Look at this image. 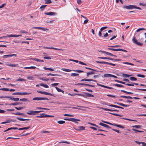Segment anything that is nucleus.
Listing matches in <instances>:
<instances>
[{
  "mask_svg": "<svg viewBox=\"0 0 146 146\" xmlns=\"http://www.w3.org/2000/svg\"><path fill=\"white\" fill-rule=\"evenodd\" d=\"M44 48H46V49H54V50H58L63 51L64 50V49H60L58 48H55L52 47H44Z\"/></svg>",
  "mask_w": 146,
  "mask_h": 146,
  "instance_id": "nucleus-9",
  "label": "nucleus"
},
{
  "mask_svg": "<svg viewBox=\"0 0 146 146\" xmlns=\"http://www.w3.org/2000/svg\"><path fill=\"white\" fill-rule=\"evenodd\" d=\"M85 68L86 69H88V70H92L94 71H96V70H95L93 69H92V68H90L85 67Z\"/></svg>",
  "mask_w": 146,
  "mask_h": 146,
  "instance_id": "nucleus-59",
  "label": "nucleus"
},
{
  "mask_svg": "<svg viewBox=\"0 0 146 146\" xmlns=\"http://www.w3.org/2000/svg\"><path fill=\"white\" fill-rule=\"evenodd\" d=\"M77 2L78 5H80L82 3L81 0H77Z\"/></svg>",
  "mask_w": 146,
  "mask_h": 146,
  "instance_id": "nucleus-64",
  "label": "nucleus"
},
{
  "mask_svg": "<svg viewBox=\"0 0 146 146\" xmlns=\"http://www.w3.org/2000/svg\"><path fill=\"white\" fill-rule=\"evenodd\" d=\"M15 108L17 110H21L23 108V107H20L19 108L15 107Z\"/></svg>",
  "mask_w": 146,
  "mask_h": 146,
  "instance_id": "nucleus-63",
  "label": "nucleus"
},
{
  "mask_svg": "<svg viewBox=\"0 0 146 146\" xmlns=\"http://www.w3.org/2000/svg\"><path fill=\"white\" fill-rule=\"evenodd\" d=\"M123 8H125L127 9H136L140 10H141L142 9L139 7H137L136 5H129L128 6H124L123 7Z\"/></svg>",
  "mask_w": 146,
  "mask_h": 146,
  "instance_id": "nucleus-1",
  "label": "nucleus"
},
{
  "mask_svg": "<svg viewBox=\"0 0 146 146\" xmlns=\"http://www.w3.org/2000/svg\"><path fill=\"white\" fill-rule=\"evenodd\" d=\"M31 93H27V92H17L14 93L13 94V95H29V94H31Z\"/></svg>",
  "mask_w": 146,
  "mask_h": 146,
  "instance_id": "nucleus-5",
  "label": "nucleus"
},
{
  "mask_svg": "<svg viewBox=\"0 0 146 146\" xmlns=\"http://www.w3.org/2000/svg\"><path fill=\"white\" fill-rule=\"evenodd\" d=\"M102 121L104 123H107V124H109V125H114L113 124H115V123L112 124V123H109V122H107V121H103L102 120Z\"/></svg>",
  "mask_w": 146,
  "mask_h": 146,
  "instance_id": "nucleus-39",
  "label": "nucleus"
},
{
  "mask_svg": "<svg viewBox=\"0 0 146 146\" xmlns=\"http://www.w3.org/2000/svg\"><path fill=\"white\" fill-rule=\"evenodd\" d=\"M40 85L41 86H43L45 88H48L49 87L48 86L47 84L41 83Z\"/></svg>",
  "mask_w": 146,
  "mask_h": 146,
  "instance_id": "nucleus-23",
  "label": "nucleus"
},
{
  "mask_svg": "<svg viewBox=\"0 0 146 146\" xmlns=\"http://www.w3.org/2000/svg\"><path fill=\"white\" fill-rule=\"evenodd\" d=\"M108 106H111V107H115V108H121V107H120V106H117V105H113V104L109 105H108Z\"/></svg>",
  "mask_w": 146,
  "mask_h": 146,
  "instance_id": "nucleus-21",
  "label": "nucleus"
},
{
  "mask_svg": "<svg viewBox=\"0 0 146 146\" xmlns=\"http://www.w3.org/2000/svg\"><path fill=\"white\" fill-rule=\"evenodd\" d=\"M107 27H102L101 28L100 30H101V31H102L103 30H104V29H107Z\"/></svg>",
  "mask_w": 146,
  "mask_h": 146,
  "instance_id": "nucleus-61",
  "label": "nucleus"
},
{
  "mask_svg": "<svg viewBox=\"0 0 146 146\" xmlns=\"http://www.w3.org/2000/svg\"><path fill=\"white\" fill-rule=\"evenodd\" d=\"M111 74H105L104 75V76L105 77H111Z\"/></svg>",
  "mask_w": 146,
  "mask_h": 146,
  "instance_id": "nucleus-34",
  "label": "nucleus"
},
{
  "mask_svg": "<svg viewBox=\"0 0 146 146\" xmlns=\"http://www.w3.org/2000/svg\"><path fill=\"white\" fill-rule=\"evenodd\" d=\"M17 119H18V120H20V121H25V120L28 121V120H29V119H23V118H19L18 117H17Z\"/></svg>",
  "mask_w": 146,
  "mask_h": 146,
  "instance_id": "nucleus-27",
  "label": "nucleus"
},
{
  "mask_svg": "<svg viewBox=\"0 0 146 146\" xmlns=\"http://www.w3.org/2000/svg\"><path fill=\"white\" fill-rule=\"evenodd\" d=\"M0 90H1L3 91H8L9 90V88H2L0 89Z\"/></svg>",
  "mask_w": 146,
  "mask_h": 146,
  "instance_id": "nucleus-52",
  "label": "nucleus"
},
{
  "mask_svg": "<svg viewBox=\"0 0 146 146\" xmlns=\"http://www.w3.org/2000/svg\"><path fill=\"white\" fill-rule=\"evenodd\" d=\"M76 85H81L83 86H87V84L84 83H78L77 84H76Z\"/></svg>",
  "mask_w": 146,
  "mask_h": 146,
  "instance_id": "nucleus-54",
  "label": "nucleus"
},
{
  "mask_svg": "<svg viewBox=\"0 0 146 146\" xmlns=\"http://www.w3.org/2000/svg\"><path fill=\"white\" fill-rule=\"evenodd\" d=\"M64 119L65 120H68V121H73V119H72V118H64Z\"/></svg>",
  "mask_w": 146,
  "mask_h": 146,
  "instance_id": "nucleus-48",
  "label": "nucleus"
},
{
  "mask_svg": "<svg viewBox=\"0 0 146 146\" xmlns=\"http://www.w3.org/2000/svg\"><path fill=\"white\" fill-rule=\"evenodd\" d=\"M98 58L103 59H108L110 60H114L115 61H121V60L120 59H115L113 58H110V57H99Z\"/></svg>",
  "mask_w": 146,
  "mask_h": 146,
  "instance_id": "nucleus-3",
  "label": "nucleus"
},
{
  "mask_svg": "<svg viewBox=\"0 0 146 146\" xmlns=\"http://www.w3.org/2000/svg\"><path fill=\"white\" fill-rule=\"evenodd\" d=\"M115 81L117 82L118 83H120L122 84H125L126 85H127V86H134L133 85V84H129V83L125 84V82H123L121 81H119L118 80H115Z\"/></svg>",
  "mask_w": 146,
  "mask_h": 146,
  "instance_id": "nucleus-8",
  "label": "nucleus"
},
{
  "mask_svg": "<svg viewBox=\"0 0 146 146\" xmlns=\"http://www.w3.org/2000/svg\"><path fill=\"white\" fill-rule=\"evenodd\" d=\"M95 74V72L94 71H91L88 72L86 74L87 77H88L90 75L93 74Z\"/></svg>",
  "mask_w": 146,
  "mask_h": 146,
  "instance_id": "nucleus-15",
  "label": "nucleus"
},
{
  "mask_svg": "<svg viewBox=\"0 0 146 146\" xmlns=\"http://www.w3.org/2000/svg\"><path fill=\"white\" fill-rule=\"evenodd\" d=\"M55 88L56 89V90H57V91L58 92H62L63 93H64V91L63 90H61V89H60L59 88H58L57 87H55Z\"/></svg>",
  "mask_w": 146,
  "mask_h": 146,
  "instance_id": "nucleus-24",
  "label": "nucleus"
},
{
  "mask_svg": "<svg viewBox=\"0 0 146 146\" xmlns=\"http://www.w3.org/2000/svg\"><path fill=\"white\" fill-rule=\"evenodd\" d=\"M77 95L79 96H83L85 98L87 97H94V96L93 95L88 93H85L84 94H78Z\"/></svg>",
  "mask_w": 146,
  "mask_h": 146,
  "instance_id": "nucleus-2",
  "label": "nucleus"
},
{
  "mask_svg": "<svg viewBox=\"0 0 146 146\" xmlns=\"http://www.w3.org/2000/svg\"><path fill=\"white\" fill-rule=\"evenodd\" d=\"M79 74H76V73H72L71 74V76H78L79 75Z\"/></svg>",
  "mask_w": 146,
  "mask_h": 146,
  "instance_id": "nucleus-47",
  "label": "nucleus"
},
{
  "mask_svg": "<svg viewBox=\"0 0 146 146\" xmlns=\"http://www.w3.org/2000/svg\"><path fill=\"white\" fill-rule=\"evenodd\" d=\"M61 70L65 72H70L72 70L69 69H68L66 68H62L61 69Z\"/></svg>",
  "mask_w": 146,
  "mask_h": 146,
  "instance_id": "nucleus-30",
  "label": "nucleus"
},
{
  "mask_svg": "<svg viewBox=\"0 0 146 146\" xmlns=\"http://www.w3.org/2000/svg\"><path fill=\"white\" fill-rule=\"evenodd\" d=\"M132 40L134 43L137 44L138 45L142 46L143 44V43L139 42H138L137 40L136 39L135 37L134 36H133Z\"/></svg>",
  "mask_w": 146,
  "mask_h": 146,
  "instance_id": "nucleus-4",
  "label": "nucleus"
},
{
  "mask_svg": "<svg viewBox=\"0 0 146 146\" xmlns=\"http://www.w3.org/2000/svg\"><path fill=\"white\" fill-rule=\"evenodd\" d=\"M8 37H17V35H8Z\"/></svg>",
  "mask_w": 146,
  "mask_h": 146,
  "instance_id": "nucleus-46",
  "label": "nucleus"
},
{
  "mask_svg": "<svg viewBox=\"0 0 146 146\" xmlns=\"http://www.w3.org/2000/svg\"><path fill=\"white\" fill-rule=\"evenodd\" d=\"M113 85L117 87H124V86L123 85L119 84H114Z\"/></svg>",
  "mask_w": 146,
  "mask_h": 146,
  "instance_id": "nucleus-42",
  "label": "nucleus"
},
{
  "mask_svg": "<svg viewBox=\"0 0 146 146\" xmlns=\"http://www.w3.org/2000/svg\"><path fill=\"white\" fill-rule=\"evenodd\" d=\"M41 115H42V116H45L44 117H54V116H53L52 115H47L45 113H42V114H41Z\"/></svg>",
  "mask_w": 146,
  "mask_h": 146,
  "instance_id": "nucleus-18",
  "label": "nucleus"
},
{
  "mask_svg": "<svg viewBox=\"0 0 146 146\" xmlns=\"http://www.w3.org/2000/svg\"><path fill=\"white\" fill-rule=\"evenodd\" d=\"M121 91L129 94H133V93L132 92H128L124 90H121Z\"/></svg>",
  "mask_w": 146,
  "mask_h": 146,
  "instance_id": "nucleus-28",
  "label": "nucleus"
},
{
  "mask_svg": "<svg viewBox=\"0 0 146 146\" xmlns=\"http://www.w3.org/2000/svg\"><path fill=\"white\" fill-rule=\"evenodd\" d=\"M108 49L111 50L112 51H123L125 52H127V51L125 50L122 49L120 48H118V49H115L111 48H107Z\"/></svg>",
  "mask_w": 146,
  "mask_h": 146,
  "instance_id": "nucleus-6",
  "label": "nucleus"
},
{
  "mask_svg": "<svg viewBox=\"0 0 146 146\" xmlns=\"http://www.w3.org/2000/svg\"><path fill=\"white\" fill-rule=\"evenodd\" d=\"M38 29H40V30H42L43 31H45L46 30H47L46 28H44V27H38Z\"/></svg>",
  "mask_w": 146,
  "mask_h": 146,
  "instance_id": "nucleus-44",
  "label": "nucleus"
},
{
  "mask_svg": "<svg viewBox=\"0 0 146 146\" xmlns=\"http://www.w3.org/2000/svg\"><path fill=\"white\" fill-rule=\"evenodd\" d=\"M33 100H48V99L46 98H40V97H35L34 98Z\"/></svg>",
  "mask_w": 146,
  "mask_h": 146,
  "instance_id": "nucleus-7",
  "label": "nucleus"
},
{
  "mask_svg": "<svg viewBox=\"0 0 146 146\" xmlns=\"http://www.w3.org/2000/svg\"><path fill=\"white\" fill-rule=\"evenodd\" d=\"M17 81H26V80L24 79H23V78H20V79H18L17 80Z\"/></svg>",
  "mask_w": 146,
  "mask_h": 146,
  "instance_id": "nucleus-49",
  "label": "nucleus"
},
{
  "mask_svg": "<svg viewBox=\"0 0 146 146\" xmlns=\"http://www.w3.org/2000/svg\"><path fill=\"white\" fill-rule=\"evenodd\" d=\"M130 79L131 81H136L137 80V78L134 77H131L130 78Z\"/></svg>",
  "mask_w": 146,
  "mask_h": 146,
  "instance_id": "nucleus-41",
  "label": "nucleus"
},
{
  "mask_svg": "<svg viewBox=\"0 0 146 146\" xmlns=\"http://www.w3.org/2000/svg\"><path fill=\"white\" fill-rule=\"evenodd\" d=\"M20 101L24 102H29V100H28L27 99L25 98L21 99H20Z\"/></svg>",
  "mask_w": 146,
  "mask_h": 146,
  "instance_id": "nucleus-38",
  "label": "nucleus"
},
{
  "mask_svg": "<svg viewBox=\"0 0 146 146\" xmlns=\"http://www.w3.org/2000/svg\"><path fill=\"white\" fill-rule=\"evenodd\" d=\"M8 66H10L12 67H16L18 66V64H7Z\"/></svg>",
  "mask_w": 146,
  "mask_h": 146,
  "instance_id": "nucleus-19",
  "label": "nucleus"
},
{
  "mask_svg": "<svg viewBox=\"0 0 146 146\" xmlns=\"http://www.w3.org/2000/svg\"><path fill=\"white\" fill-rule=\"evenodd\" d=\"M47 76H49L50 75L52 76H59L60 75L57 74H52L50 73H48L47 74Z\"/></svg>",
  "mask_w": 146,
  "mask_h": 146,
  "instance_id": "nucleus-33",
  "label": "nucleus"
},
{
  "mask_svg": "<svg viewBox=\"0 0 146 146\" xmlns=\"http://www.w3.org/2000/svg\"><path fill=\"white\" fill-rule=\"evenodd\" d=\"M137 76L138 77H141V78H145V76L144 75L138 74L137 75Z\"/></svg>",
  "mask_w": 146,
  "mask_h": 146,
  "instance_id": "nucleus-56",
  "label": "nucleus"
},
{
  "mask_svg": "<svg viewBox=\"0 0 146 146\" xmlns=\"http://www.w3.org/2000/svg\"><path fill=\"white\" fill-rule=\"evenodd\" d=\"M27 78L28 79L33 80L34 77L31 76H27Z\"/></svg>",
  "mask_w": 146,
  "mask_h": 146,
  "instance_id": "nucleus-55",
  "label": "nucleus"
},
{
  "mask_svg": "<svg viewBox=\"0 0 146 146\" xmlns=\"http://www.w3.org/2000/svg\"><path fill=\"white\" fill-rule=\"evenodd\" d=\"M99 125H101V126L104 127H105L106 126V125H107L106 124H104L102 123H99Z\"/></svg>",
  "mask_w": 146,
  "mask_h": 146,
  "instance_id": "nucleus-57",
  "label": "nucleus"
},
{
  "mask_svg": "<svg viewBox=\"0 0 146 146\" xmlns=\"http://www.w3.org/2000/svg\"><path fill=\"white\" fill-rule=\"evenodd\" d=\"M31 60H34L37 62H40V60L36 58H33Z\"/></svg>",
  "mask_w": 146,
  "mask_h": 146,
  "instance_id": "nucleus-60",
  "label": "nucleus"
},
{
  "mask_svg": "<svg viewBox=\"0 0 146 146\" xmlns=\"http://www.w3.org/2000/svg\"><path fill=\"white\" fill-rule=\"evenodd\" d=\"M141 127V125H135L132 126L133 127H135L137 129H139Z\"/></svg>",
  "mask_w": 146,
  "mask_h": 146,
  "instance_id": "nucleus-43",
  "label": "nucleus"
},
{
  "mask_svg": "<svg viewBox=\"0 0 146 146\" xmlns=\"http://www.w3.org/2000/svg\"><path fill=\"white\" fill-rule=\"evenodd\" d=\"M123 80L124 81L127 82L129 83H131V82H129V80L127 79H126V78L124 79Z\"/></svg>",
  "mask_w": 146,
  "mask_h": 146,
  "instance_id": "nucleus-62",
  "label": "nucleus"
},
{
  "mask_svg": "<svg viewBox=\"0 0 146 146\" xmlns=\"http://www.w3.org/2000/svg\"><path fill=\"white\" fill-rule=\"evenodd\" d=\"M11 97V98H10L9 100H13V101H16V102L18 101L19 99V98H12V97Z\"/></svg>",
  "mask_w": 146,
  "mask_h": 146,
  "instance_id": "nucleus-14",
  "label": "nucleus"
},
{
  "mask_svg": "<svg viewBox=\"0 0 146 146\" xmlns=\"http://www.w3.org/2000/svg\"><path fill=\"white\" fill-rule=\"evenodd\" d=\"M92 80V79H84L81 80V81H88L90 82Z\"/></svg>",
  "mask_w": 146,
  "mask_h": 146,
  "instance_id": "nucleus-35",
  "label": "nucleus"
},
{
  "mask_svg": "<svg viewBox=\"0 0 146 146\" xmlns=\"http://www.w3.org/2000/svg\"><path fill=\"white\" fill-rule=\"evenodd\" d=\"M131 76V75H128L125 74H123L122 75V76L124 78L129 77Z\"/></svg>",
  "mask_w": 146,
  "mask_h": 146,
  "instance_id": "nucleus-26",
  "label": "nucleus"
},
{
  "mask_svg": "<svg viewBox=\"0 0 146 146\" xmlns=\"http://www.w3.org/2000/svg\"><path fill=\"white\" fill-rule=\"evenodd\" d=\"M29 112L27 113V114L29 115H35V113L34 111L30 110L29 111Z\"/></svg>",
  "mask_w": 146,
  "mask_h": 146,
  "instance_id": "nucleus-13",
  "label": "nucleus"
},
{
  "mask_svg": "<svg viewBox=\"0 0 146 146\" xmlns=\"http://www.w3.org/2000/svg\"><path fill=\"white\" fill-rule=\"evenodd\" d=\"M44 94L46 95H49L52 96H54V97H55L56 96H55V95H54L53 94H51L50 93H48V92H44Z\"/></svg>",
  "mask_w": 146,
  "mask_h": 146,
  "instance_id": "nucleus-20",
  "label": "nucleus"
},
{
  "mask_svg": "<svg viewBox=\"0 0 146 146\" xmlns=\"http://www.w3.org/2000/svg\"><path fill=\"white\" fill-rule=\"evenodd\" d=\"M78 129H76L77 131H81L85 130V127L83 126H80L78 127Z\"/></svg>",
  "mask_w": 146,
  "mask_h": 146,
  "instance_id": "nucleus-12",
  "label": "nucleus"
},
{
  "mask_svg": "<svg viewBox=\"0 0 146 146\" xmlns=\"http://www.w3.org/2000/svg\"><path fill=\"white\" fill-rule=\"evenodd\" d=\"M45 1V3L46 4H50L51 3L52 1L51 0H44Z\"/></svg>",
  "mask_w": 146,
  "mask_h": 146,
  "instance_id": "nucleus-45",
  "label": "nucleus"
},
{
  "mask_svg": "<svg viewBox=\"0 0 146 146\" xmlns=\"http://www.w3.org/2000/svg\"><path fill=\"white\" fill-rule=\"evenodd\" d=\"M15 114L16 115H23L25 117L27 116V115H25L24 113H21L19 112H17L15 113Z\"/></svg>",
  "mask_w": 146,
  "mask_h": 146,
  "instance_id": "nucleus-17",
  "label": "nucleus"
},
{
  "mask_svg": "<svg viewBox=\"0 0 146 146\" xmlns=\"http://www.w3.org/2000/svg\"><path fill=\"white\" fill-rule=\"evenodd\" d=\"M44 14L46 15L52 16L55 15H56V13L53 12H45L44 13Z\"/></svg>",
  "mask_w": 146,
  "mask_h": 146,
  "instance_id": "nucleus-10",
  "label": "nucleus"
},
{
  "mask_svg": "<svg viewBox=\"0 0 146 146\" xmlns=\"http://www.w3.org/2000/svg\"><path fill=\"white\" fill-rule=\"evenodd\" d=\"M120 97L123 98L129 99H133V98L132 97L129 96H120Z\"/></svg>",
  "mask_w": 146,
  "mask_h": 146,
  "instance_id": "nucleus-16",
  "label": "nucleus"
},
{
  "mask_svg": "<svg viewBox=\"0 0 146 146\" xmlns=\"http://www.w3.org/2000/svg\"><path fill=\"white\" fill-rule=\"evenodd\" d=\"M65 123V121L62 120L59 121H57V123L60 124H64Z\"/></svg>",
  "mask_w": 146,
  "mask_h": 146,
  "instance_id": "nucleus-36",
  "label": "nucleus"
},
{
  "mask_svg": "<svg viewBox=\"0 0 146 146\" xmlns=\"http://www.w3.org/2000/svg\"><path fill=\"white\" fill-rule=\"evenodd\" d=\"M121 46L119 45H114V46H108V47H113V48H117V47H120Z\"/></svg>",
  "mask_w": 146,
  "mask_h": 146,
  "instance_id": "nucleus-37",
  "label": "nucleus"
},
{
  "mask_svg": "<svg viewBox=\"0 0 146 146\" xmlns=\"http://www.w3.org/2000/svg\"><path fill=\"white\" fill-rule=\"evenodd\" d=\"M114 125V126H117V127H119V128H122V129H124V127L122 126V125H117V124H113Z\"/></svg>",
  "mask_w": 146,
  "mask_h": 146,
  "instance_id": "nucleus-29",
  "label": "nucleus"
},
{
  "mask_svg": "<svg viewBox=\"0 0 146 146\" xmlns=\"http://www.w3.org/2000/svg\"><path fill=\"white\" fill-rule=\"evenodd\" d=\"M109 113L110 114L113 115L115 116H120V117H122L123 116V115H119V114H117V113Z\"/></svg>",
  "mask_w": 146,
  "mask_h": 146,
  "instance_id": "nucleus-25",
  "label": "nucleus"
},
{
  "mask_svg": "<svg viewBox=\"0 0 146 146\" xmlns=\"http://www.w3.org/2000/svg\"><path fill=\"white\" fill-rule=\"evenodd\" d=\"M43 68L45 70H49L51 71H52L54 70L53 69L50 68H46L45 67H44Z\"/></svg>",
  "mask_w": 146,
  "mask_h": 146,
  "instance_id": "nucleus-32",
  "label": "nucleus"
},
{
  "mask_svg": "<svg viewBox=\"0 0 146 146\" xmlns=\"http://www.w3.org/2000/svg\"><path fill=\"white\" fill-rule=\"evenodd\" d=\"M19 104V103L18 102H16L14 103H13L9 104V105H13V106H16L17 105H18Z\"/></svg>",
  "mask_w": 146,
  "mask_h": 146,
  "instance_id": "nucleus-50",
  "label": "nucleus"
},
{
  "mask_svg": "<svg viewBox=\"0 0 146 146\" xmlns=\"http://www.w3.org/2000/svg\"><path fill=\"white\" fill-rule=\"evenodd\" d=\"M9 57H10V55H5L3 56V58H5Z\"/></svg>",
  "mask_w": 146,
  "mask_h": 146,
  "instance_id": "nucleus-53",
  "label": "nucleus"
},
{
  "mask_svg": "<svg viewBox=\"0 0 146 146\" xmlns=\"http://www.w3.org/2000/svg\"><path fill=\"white\" fill-rule=\"evenodd\" d=\"M72 119H73V121H71L75 122L77 123H78V122H77V121H80V120L79 119H77L74 118H72Z\"/></svg>",
  "mask_w": 146,
  "mask_h": 146,
  "instance_id": "nucleus-22",
  "label": "nucleus"
},
{
  "mask_svg": "<svg viewBox=\"0 0 146 146\" xmlns=\"http://www.w3.org/2000/svg\"><path fill=\"white\" fill-rule=\"evenodd\" d=\"M36 109H39V110H41V109H43V110H49V109H48L46 108H42L40 107H37L36 108Z\"/></svg>",
  "mask_w": 146,
  "mask_h": 146,
  "instance_id": "nucleus-40",
  "label": "nucleus"
},
{
  "mask_svg": "<svg viewBox=\"0 0 146 146\" xmlns=\"http://www.w3.org/2000/svg\"><path fill=\"white\" fill-rule=\"evenodd\" d=\"M101 108L105 111H111V109H107V108Z\"/></svg>",
  "mask_w": 146,
  "mask_h": 146,
  "instance_id": "nucleus-58",
  "label": "nucleus"
},
{
  "mask_svg": "<svg viewBox=\"0 0 146 146\" xmlns=\"http://www.w3.org/2000/svg\"><path fill=\"white\" fill-rule=\"evenodd\" d=\"M97 63L99 64H108V62H106L104 61H96V62Z\"/></svg>",
  "mask_w": 146,
  "mask_h": 146,
  "instance_id": "nucleus-31",
  "label": "nucleus"
},
{
  "mask_svg": "<svg viewBox=\"0 0 146 146\" xmlns=\"http://www.w3.org/2000/svg\"><path fill=\"white\" fill-rule=\"evenodd\" d=\"M114 104H117L118 105H120L121 106L125 107H129L130 106V105H129L124 104H123L121 103H119L117 102H114Z\"/></svg>",
  "mask_w": 146,
  "mask_h": 146,
  "instance_id": "nucleus-11",
  "label": "nucleus"
},
{
  "mask_svg": "<svg viewBox=\"0 0 146 146\" xmlns=\"http://www.w3.org/2000/svg\"><path fill=\"white\" fill-rule=\"evenodd\" d=\"M67 143V144H70V142H68L66 141H61V142H60L59 143Z\"/></svg>",
  "mask_w": 146,
  "mask_h": 146,
  "instance_id": "nucleus-51",
  "label": "nucleus"
}]
</instances>
